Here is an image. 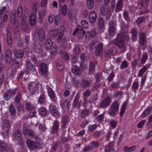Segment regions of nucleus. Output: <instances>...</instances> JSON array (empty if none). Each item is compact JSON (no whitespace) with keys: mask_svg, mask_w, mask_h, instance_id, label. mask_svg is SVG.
<instances>
[{"mask_svg":"<svg viewBox=\"0 0 152 152\" xmlns=\"http://www.w3.org/2000/svg\"><path fill=\"white\" fill-rule=\"evenodd\" d=\"M128 39V36L125 34L120 33L118 35L115 44L119 48H122L124 45V40Z\"/></svg>","mask_w":152,"mask_h":152,"instance_id":"1","label":"nucleus"},{"mask_svg":"<svg viewBox=\"0 0 152 152\" xmlns=\"http://www.w3.org/2000/svg\"><path fill=\"white\" fill-rule=\"evenodd\" d=\"M10 22L12 25L13 29L15 31L14 32L15 34H17L18 31V23L17 20H15L16 14L15 12H12L10 15Z\"/></svg>","mask_w":152,"mask_h":152,"instance_id":"2","label":"nucleus"},{"mask_svg":"<svg viewBox=\"0 0 152 152\" xmlns=\"http://www.w3.org/2000/svg\"><path fill=\"white\" fill-rule=\"evenodd\" d=\"M119 103L116 101L113 102L110 106L109 110V114L111 116H115L116 112L118 110L119 108Z\"/></svg>","mask_w":152,"mask_h":152,"instance_id":"3","label":"nucleus"},{"mask_svg":"<svg viewBox=\"0 0 152 152\" xmlns=\"http://www.w3.org/2000/svg\"><path fill=\"white\" fill-rule=\"evenodd\" d=\"M10 126V122L7 120H4L3 122L2 127L3 129L2 134L3 137H5L7 136Z\"/></svg>","mask_w":152,"mask_h":152,"instance_id":"4","label":"nucleus"},{"mask_svg":"<svg viewBox=\"0 0 152 152\" xmlns=\"http://www.w3.org/2000/svg\"><path fill=\"white\" fill-rule=\"evenodd\" d=\"M47 92L51 100L53 103L56 102L57 98L56 94L53 89L49 86H47Z\"/></svg>","mask_w":152,"mask_h":152,"instance_id":"5","label":"nucleus"},{"mask_svg":"<svg viewBox=\"0 0 152 152\" xmlns=\"http://www.w3.org/2000/svg\"><path fill=\"white\" fill-rule=\"evenodd\" d=\"M27 89L29 91L31 88L33 89L31 93V95H34L36 94H38L39 91V87L37 83L35 82L29 83L28 85Z\"/></svg>","mask_w":152,"mask_h":152,"instance_id":"6","label":"nucleus"},{"mask_svg":"<svg viewBox=\"0 0 152 152\" xmlns=\"http://www.w3.org/2000/svg\"><path fill=\"white\" fill-rule=\"evenodd\" d=\"M17 88H15L12 90L9 89L7 90L3 94L4 99L7 101L9 100L11 97L12 94L14 95L17 93Z\"/></svg>","mask_w":152,"mask_h":152,"instance_id":"7","label":"nucleus"},{"mask_svg":"<svg viewBox=\"0 0 152 152\" xmlns=\"http://www.w3.org/2000/svg\"><path fill=\"white\" fill-rule=\"evenodd\" d=\"M116 25V22L114 20L109 21L108 28L109 35L112 36L114 34Z\"/></svg>","mask_w":152,"mask_h":152,"instance_id":"8","label":"nucleus"},{"mask_svg":"<svg viewBox=\"0 0 152 152\" xmlns=\"http://www.w3.org/2000/svg\"><path fill=\"white\" fill-rule=\"evenodd\" d=\"M26 126V124H24L23 125V133L24 135H28L30 138H33L35 135L34 131L30 129H27Z\"/></svg>","mask_w":152,"mask_h":152,"instance_id":"9","label":"nucleus"},{"mask_svg":"<svg viewBox=\"0 0 152 152\" xmlns=\"http://www.w3.org/2000/svg\"><path fill=\"white\" fill-rule=\"evenodd\" d=\"M85 34V31L84 29L80 26L78 25L76 28L73 33L74 35L77 34L80 38H82Z\"/></svg>","mask_w":152,"mask_h":152,"instance_id":"10","label":"nucleus"},{"mask_svg":"<svg viewBox=\"0 0 152 152\" xmlns=\"http://www.w3.org/2000/svg\"><path fill=\"white\" fill-rule=\"evenodd\" d=\"M80 95L79 93H77L73 100L72 107L79 109L81 106V102L79 101Z\"/></svg>","mask_w":152,"mask_h":152,"instance_id":"11","label":"nucleus"},{"mask_svg":"<svg viewBox=\"0 0 152 152\" xmlns=\"http://www.w3.org/2000/svg\"><path fill=\"white\" fill-rule=\"evenodd\" d=\"M111 102V99L110 97L109 96H107L101 102L100 106L101 107L106 108L110 105Z\"/></svg>","mask_w":152,"mask_h":152,"instance_id":"12","label":"nucleus"},{"mask_svg":"<svg viewBox=\"0 0 152 152\" xmlns=\"http://www.w3.org/2000/svg\"><path fill=\"white\" fill-rule=\"evenodd\" d=\"M59 127V123L57 120H55L53 122V126L51 129V132L57 134L58 132Z\"/></svg>","mask_w":152,"mask_h":152,"instance_id":"13","label":"nucleus"},{"mask_svg":"<svg viewBox=\"0 0 152 152\" xmlns=\"http://www.w3.org/2000/svg\"><path fill=\"white\" fill-rule=\"evenodd\" d=\"M60 105L63 110L65 111L69 110L71 105L70 102L66 100L61 102Z\"/></svg>","mask_w":152,"mask_h":152,"instance_id":"14","label":"nucleus"},{"mask_svg":"<svg viewBox=\"0 0 152 152\" xmlns=\"http://www.w3.org/2000/svg\"><path fill=\"white\" fill-rule=\"evenodd\" d=\"M103 46L102 44V43H99L96 47L95 50V54L96 56H99L103 52Z\"/></svg>","mask_w":152,"mask_h":152,"instance_id":"15","label":"nucleus"},{"mask_svg":"<svg viewBox=\"0 0 152 152\" xmlns=\"http://www.w3.org/2000/svg\"><path fill=\"white\" fill-rule=\"evenodd\" d=\"M69 121V117L68 115H64L62 117L61 119V126L63 129H64L65 128L66 125Z\"/></svg>","mask_w":152,"mask_h":152,"instance_id":"16","label":"nucleus"},{"mask_svg":"<svg viewBox=\"0 0 152 152\" xmlns=\"http://www.w3.org/2000/svg\"><path fill=\"white\" fill-rule=\"evenodd\" d=\"M39 69L41 74L45 75L47 74L48 67L45 63H41L39 65Z\"/></svg>","mask_w":152,"mask_h":152,"instance_id":"17","label":"nucleus"},{"mask_svg":"<svg viewBox=\"0 0 152 152\" xmlns=\"http://www.w3.org/2000/svg\"><path fill=\"white\" fill-rule=\"evenodd\" d=\"M37 34L40 41H43L45 39V34L44 30L42 28H39L37 32Z\"/></svg>","mask_w":152,"mask_h":152,"instance_id":"18","label":"nucleus"},{"mask_svg":"<svg viewBox=\"0 0 152 152\" xmlns=\"http://www.w3.org/2000/svg\"><path fill=\"white\" fill-rule=\"evenodd\" d=\"M26 144L30 151L36 149L37 147L36 143L30 139H28L26 142Z\"/></svg>","mask_w":152,"mask_h":152,"instance_id":"19","label":"nucleus"},{"mask_svg":"<svg viewBox=\"0 0 152 152\" xmlns=\"http://www.w3.org/2000/svg\"><path fill=\"white\" fill-rule=\"evenodd\" d=\"M97 15L94 11H91L89 14V19L91 23H94L96 20Z\"/></svg>","mask_w":152,"mask_h":152,"instance_id":"20","label":"nucleus"},{"mask_svg":"<svg viewBox=\"0 0 152 152\" xmlns=\"http://www.w3.org/2000/svg\"><path fill=\"white\" fill-rule=\"evenodd\" d=\"M12 54L10 50H7L5 53V59L7 63H9L12 61Z\"/></svg>","mask_w":152,"mask_h":152,"instance_id":"21","label":"nucleus"},{"mask_svg":"<svg viewBox=\"0 0 152 152\" xmlns=\"http://www.w3.org/2000/svg\"><path fill=\"white\" fill-rule=\"evenodd\" d=\"M7 32L5 34L4 37L6 38L7 43L8 45H11L12 42V36L10 31L7 28L6 30Z\"/></svg>","mask_w":152,"mask_h":152,"instance_id":"22","label":"nucleus"},{"mask_svg":"<svg viewBox=\"0 0 152 152\" xmlns=\"http://www.w3.org/2000/svg\"><path fill=\"white\" fill-rule=\"evenodd\" d=\"M30 24L31 26H34L35 25L36 22V18L35 15L31 13L29 16Z\"/></svg>","mask_w":152,"mask_h":152,"instance_id":"23","label":"nucleus"},{"mask_svg":"<svg viewBox=\"0 0 152 152\" xmlns=\"http://www.w3.org/2000/svg\"><path fill=\"white\" fill-rule=\"evenodd\" d=\"M139 43L140 45L143 46L144 45L146 41V35L144 33H142L139 35Z\"/></svg>","mask_w":152,"mask_h":152,"instance_id":"24","label":"nucleus"},{"mask_svg":"<svg viewBox=\"0 0 152 152\" xmlns=\"http://www.w3.org/2000/svg\"><path fill=\"white\" fill-rule=\"evenodd\" d=\"M59 33L58 30L57 29H52L48 32L49 36L52 38L56 37Z\"/></svg>","mask_w":152,"mask_h":152,"instance_id":"25","label":"nucleus"},{"mask_svg":"<svg viewBox=\"0 0 152 152\" xmlns=\"http://www.w3.org/2000/svg\"><path fill=\"white\" fill-rule=\"evenodd\" d=\"M90 114V111L88 109H84L81 111L80 116L82 118H85L86 116H88Z\"/></svg>","mask_w":152,"mask_h":152,"instance_id":"26","label":"nucleus"},{"mask_svg":"<svg viewBox=\"0 0 152 152\" xmlns=\"http://www.w3.org/2000/svg\"><path fill=\"white\" fill-rule=\"evenodd\" d=\"M17 95L14 99V102L15 103H21V101L22 99V94L19 92L17 91Z\"/></svg>","mask_w":152,"mask_h":152,"instance_id":"27","label":"nucleus"},{"mask_svg":"<svg viewBox=\"0 0 152 152\" xmlns=\"http://www.w3.org/2000/svg\"><path fill=\"white\" fill-rule=\"evenodd\" d=\"M14 54L15 56L18 58H21L23 56V52L21 50L18 49L14 50Z\"/></svg>","mask_w":152,"mask_h":152,"instance_id":"28","label":"nucleus"},{"mask_svg":"<svg viewBox=\"0 0 152 152\" xmlns=\"http://www.w3.org/2000/svg\"><path fill=\"white\" fill-rule=\"evenodd\" d=\"M72 70V72L75 75H79L81 73V70L76 65H73Z\"/></svg>","mask_w":152,"mask_h":152,"instance_id":"29","label":"nucleus"},{"mask_svg":"<svg viewBox=\"0 0 152 152\" xmlns=\"http://www.w3.org/2000/svg\"><path fill=\"white\" fill-rule=\"evenodd\" d=\"M49 109L53 115L55 116L57 115V111L56 110L55 106L50 104L49 107Z\"/></svg>","mask_w":152,"mask_h":152,"instance_id":"30","label":"nucleus"},{"mask_svg":"<svg viewBox=\"0 0 152 152\" xmlns=\"http://www.w3.org/2000/svg\"><path fill=\"white\" fill-rule=\"evenodd\" d=\"M52 46V43L51 39L49 38L47 39L45 42V48L48 50L50 49L51 48Z\"/></svg>","mask_w":152,"mask_h":152,"instance_id":"31","label":"nucleus"},{"mask_svg":"<svg viewBox=\"0 0 152 152\" xmlns=\"http://www.w3.org/2000/svg\"><path fill=\"white\" fill-rule=\"evenodd\" d=\"M152 110V107H148L142 113L141 115V117L142 118H144L148 115L150 113Z\"/></svg>","mask_w":152,"mask_h":152,"instance_id":"32","label":"nucleus"},{"mask_svg":"<svg viewBox=\"0 0 152 152\" xmlns=\"http://www.w3.org/2000/svg\"><path fill=\"white\" fill-rule=\"evenodd\" d=\"M80 50L79 46L75 45L73 48V53L76 56H78L80 53Z\"/></svg>","mask_w":152,"mask_h":152,"instance_id":"33","label":"nucleus"},{"mask_svg":"<svg viewBox=\"0 0 152 152\" xmlns=\"http://www.w3.org/2000/svg\"><path fill=\"white\" fill-rule=\"evenodd\" d=\"M95 63L91 61L89 63V74H93L95 70Z\"/></svg>","mask_w":152,"mask_h":152,"instance_id":"34","label":"nucleus"},{"mask_svg":"<svg viewBox=\"0 0 152 152\" xmlns=\"http://www.w3.org/2000/svg\"><path fill=\"white\" fill-rule=\"evenodd\" d=\"M57 67L59 71H61L64 69V66L62 61L60 60H58L56 62Z\"/></svg>","mask_w":152,"mask_h":152,"instance_id":"35","label":"nucleus"},{"mask_svg":"<svg viewBox=\"0 0 152 152\" xmlns=\"http://www.w3.org/2000/svg\"><path fill=\"white\" fill-rule=\"evenodd\" d=\"M46 99L45 94L42 93L41 94L40 97L38 100V102L40 104H44L45 103Z\"/></svg>","mask_w":152,"mask_h":152,"instance_id":"36","label":"nucleus"},{"mask_svg":"<svg viewBox=\"0 0 152 152\" xmlns=\"http://www.w3.org/2000/svg\"><path fill=\"white\" fill-rule=\"evenodd\" d=\"M148 67V65H145L139 71L138 76L139 77H141L147 69Z\"/></svg>","mask_w":152,"mask_h":152,"instance_id":"37","label":"nucleus"},{"mask_svg":"<svg viewBox=\"0 0 152 152\" xmlns=\"http://www.w3.org/2000/svg\"><path fill=\"white\" fill-rule=\"evenodd\" d=\"M39 115L42 116H45L47 114V110L45 107H42L39 109Z\"/></svg>","mask_w":152,"mask_h":152,"instance_id":"38","label":"nucleus"},{"mask_svg":"<svg viewBox=\"0 0 152 152\" xmlns=\"http://www.w3.org/2000/svg\"><path fill=\"white\" fill-rule=\"evenodd\" d=\"M15 137L16 139L19 141H20L22 140V136L20 131L18 129L15 130Z\"/></svg>","mask_w":152,"mask_h":152,"instance_id":"39","label":"nucleus"},{"mask_svg":"<svg viewBox=\"0 0 152 152\" xmlns=\"http://www.w3.org/2000/svg\"><path fill=\"white\" fill-rule=\"evenodd\" d=\"M98 23L99 28L100 29H103L104 25L103 19L102 18H99L98 20Z\"/></svg>","mask_w":152,"mask_h":152,"instance_id":"40","label":"nucleus"},{"mask_svg":"<svg viewBox=\"0 0 152 152\" xmlns=\"http://www.w3.org/2000/svg\"><path fill=\"white\" fill-rule=\"evenodd\" d=\"M11 64L12 66H14L15 67H18L22 65L21 63L15 58H13L12 60Z\"/></svg>","mask_w":152,"mask_h":152,"instance_id":"41","label":"nucleus"},{"mask_svg":"<svg viewBox=\"0 0 152 152\" xmlns=\"http://www.w3.org/2000/svg\"><path fill=\"white\" fill-rule=\"evenodd\" d=\"M91 81L88 80H83L81 83V87L82 88H85L88 87L90 85Z\"/></svg>","mask_w":152,"mask_h":152,"instance_id":"42","label":"nucleus"},{"mask_svg":"<svg viewBox=\"0 0 152 152\" xmlns=\"http://www.w3.org/2000/svg\"><path fill=\"white\" fill-rule=\"evenodd\" d=\"M10 114L12 116L14 115L16 113V110L15 107L12 105H10L9 108Z\"/></svg>","mask_w":152,"mask_h":152,"instance_id":"43","label":"nucleus"},{"mask_svg":"<svg viewBox=\"0 0 152 152\" xmlns=\"http://www.w3.org/2000/svg\"><path fill=\"white\" fill-rule=\"evenodd\" d=\"M127 104L126 102H124L123 104L121 110V111L120 113V115L122 117L123 116V114L125 110Z\"/></svg>","mask_w":152,"mask_h":152,"instance_id":"44","label":"nucleus"},{"mask_svg":"<svg viewBox=\"0 0 152 152\" xmlns=\"http://www.w3.org/2000/svg\"><path fill=\"white\" fill-rule=\"evenodd\" d=\"M0 148L4 151L7 150L8 147L7 144L1 141H0Z\"/></svg>","mask_w":152,"mask_h":152,"instance_id":"45","label":"nucleus"},{"mask_svg":"<svg viewBox=\"0 0 152 152\" xmlns=\"http://www.w3.org/2000/svg\"><path fill=\"white\" fill-rule=\"evenodd\" d=\"M86 3L87 6L89 9H92L94 6V0H87Z\"/></svg>","mask_w":152,"mask_h":152,"instance_id":"46","label":"nucleus"},{"mask_svg":"<svg viewBox=\"0 0 152 152\" xmlns=\"http://www.w3.org/2000/svg\"><path fill=\"white\" fill-rule=\"evenodd\" d=\"M35 66H34L33 64L30 62L28 61L27 62L26 68L28 69L32 70L34 69Z\"/></svg>","mask_w":152,"mask_h":152,"instance_id":"47","label":"nucleus"},{"mask_svg":"<svg viewBox=\"0 0 152 152\" xmlns=\"http://www.w3.org/2000/svg\"><path fill=\"white\" fill-rule=\"evenodd\" d=\"M23 13V10L22 7L20 6L18 7L17 10V15L18 17H20Z\"/></svg>","mask_w":152,"mask_h":152,"instance_id":"48","label":"nucleus"},{"mask_svg":"<svg viewBox=\"0 0 152 152\" xmlns=\"http://www.w3.org/2000/svg\"><path fill=\"white\" fill-rule=\"evenodd\" d=\"M25 105L26 109L28 110H31L34 108V107L29 102L26 103Z\"/></svg>","mask_w":152,"mask_h":152,"instance_id":"49","label":"nucleus"},{"mask_svg":"<svg viewBox=\"0 0 152 152\" xmlns=\"http://www.w3.org/2000/svg\"><path fill=\"white\" fill-rule=\"evenodd\" d=\"M92 149L94 148H98L99 145V143L97 142L93 141L90 143Z\"/></svg>","mask_w":152,"mask_h":152,"instance_id":"50","label":"nucleus"},{"mask_svg":"<svg viewBox=\"0 0 152 152\" xmlns=\"http://www.w3.org/2000/svg\"><path fill=\"white\" fill-rule=\"evenodd\" d=\"M128 63L126 60L123 61L121 63L120 67L121 69H125L128 66Z\"/></svg>","mask_w":152,"mask_h":152,"instance_id":"51","label":"nucleus"},{"mask_svg":"<svg viewBox=\"0 0 152 152\" xmlns=\"http://www.w3.org/2000/svg\"><path fill=\"white\" fill-rule=\"evenodd\" d=\"M148 54L146 53L142 54L141 58V64H144L145 63L147 59L148 58Z\"/></svg>","mask_w":152,"mask_h":152,"instance_id":"52","label":"nucleus"},{"mask_svg":"<svg viewBox=\"0 0 152 152\" xmlns=\"http://www.w3.org/2000/svg\"><path fill=\"white\" fill-rule=\"evenodd\" d=\"M80 68L83 70H86L88 68V65L83 62H81L80 64Z\"/></svg>","mask_w":152,"mask_h":152,"instance_id":"53","label":"nucleus"},{"mask_svg":"<svg viewBox=\"0 0 152 152\" xmlns=\"http://www.w3.org/2000/svg\"><path fill=\"white\" fill-rule=\"evenodd\" d=\"M115 76V73L113 71H112L109 75L107 78V80L109 82H111Z\"/></svg>","mask_w":152,"mask_h":152,"instance_id":"54","label":"nucleus"},{"mask_svg":"<svg viewBox=\"0 0 152 152\" xmlns=\"http://www.w3.org/2000/svg\"><path fill=\"white\" fill-rule=\"evenodd\" d=\"M62 12L64 15L65 16L66 15L67 12V7L66 5H64L63 6L62 9Z\"/></svg>","mask_w":152,"mask_h":152,"instance_id":"55","label":"nucleus"},{"mask_svg":"<svg viewBox=\"0 0 152 152\" xmlns=\"http://www.w3.org/2000/svg\"><path fill=\"white\" fill-rule=\"evenodd\" d=\"M112 55H114L117 53V49L114 47H112L109 49Z\"/></svg>","mask_w":152,"mask_h":152,"instance_id":"56","label":"nucleus"},{"mask_svg":"<svg viewBox=\"0 0 152 152\" xmlns=\"http://www.w3.org/2000/svg\"><path fill=\"white\" fill-rule=\"evenodd\" d=\"M47 10L45 9H42L39 12V14L41 17L44 16L45 15Z\"/></svg>","mask_w":152,"mask_h":152,"instance_id":"57","label":"nucleus"},{"mask_svg":"<svg viewBox=\"0 0 152 152\" xmlns=\"http://www.w3.org/2000/svg\"><path fill=\"white\" fill-rule=\"evenodd\" d=\"M112 147V145L111 143H109L106 146L105 148V152H109V151L111 150Z\"/></svg>","mask_w":152,"mask_h":152,"instance_id":"58","label":"nucleus"},{"mask_svg":"<svg viewBox=\"0 0 152 152\" xmlns=\"http://www.w3.org/2000/svg\"><path fill=\"white\" fill-rule=\"evenodd\" d=\"M138 83L137 82L134 81L133 82L132 85V89L136 90L138 89Z\"/></svg>","mask_w":152,"mask_h":152,"instance_id":"59","label":"nucleus"},{"mask_svg":"<svg viewBox=\"0 0 152 152\" xmlns=\"http://www.w3.org/2000/svg\"><path fill=\"white\" fill-rule=\"evenodd\" d=\"M104 117V114H100L96 118V120L99 122H102L103 120Z\"/></svg>","mask_w":152,"mask_h":152,"instance_id":"60","label":"nucleus"},{"mask_svg":"<svg viewBox=\"0 0 152 152\" xmlns=\"http://www.w3.org/2000/svg\"><path fill=\"white\" fill-rule=\"evenodd\" d=\"M62 58L65 60H67L69 59V56L66 53H64L61 54Z\"/></svg>","mask_w":152,"mask_h":152,"instance_id":"61","label":"nucleus"},{"mask_svg":"<svg viewBox=\"0 0 152 152\" xmlns=\"http://www.w3.org/2000/svg\"><path fill=\"white\" fill-rule=\"evenodd\" d=\"M122 5V0H119L116 4V8L118 10L120 9L121 8Z\"/></svg>","mask_w":152,"mask_h":152,"instance_id":"62","label":"nucleus"},{"mask_svg":"<svg viewBox=\"0 0 152 152\" xmlns=\"http://www.w3.org/2000/svg\"><path fill=\"white\" fill-rule=\"evenodd\" d=\"M83 95L85 97H88L91 95V92L89 89H87L83 93Z\"/></svg>","mask_w":152,"mask_h":152,"instance_id":"63","label":"nucleus"},{"mask_svg":"<svg viewBox=\"0 0 152 152\" xmlns=\"http://www.w3.org/2000/svg\"><path fill=\"white\" fill-rule=\"evenodd\" d=\"M148 1H147L146 0H142L139 4L141 7H143L148 5Z\"/></svg>","mask_w":152,"mask_h":152,"instance_id":"64","label":"nucleus"}]
</instances>
